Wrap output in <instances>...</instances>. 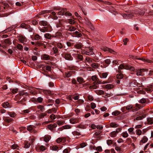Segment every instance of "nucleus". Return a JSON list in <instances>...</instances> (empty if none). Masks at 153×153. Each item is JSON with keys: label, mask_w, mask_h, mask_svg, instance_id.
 Returning <instances> with one entry per match:
<instances>
[{"label": "nucleus", "mask_w": 153, "mask_h": 153, "mask_svg": "<svg viewBox=\"0 0 153 153\" xmlns=\"http://www.w3.org/2000/svg\"><path fill=\"white\" fill-rule=\"evenodd\" d=\"M149 101V100L148 99L143 98H142L138 101V102L140 103L143 104V105H142L138 103L136 104L135 107H136V108L133 109L132 111L133 112H134L142 108L145 105V103L148 102Z\"/></svg>", "instance_id": "obj_1"}, {"label": "nucleus", "mask_w": 153, "mask_h": 153, "mask_svg": "<svg viewBox=\"0 0 153 153\" xmlns=\"http://www.w3.org/2000/svg\"><path fill=\"white\" fill-rule=\"evenodd\" d=\"M54 42L53 43H49L48 42V48L50 47V51H51L50 52L51 55H53L54 54H56L59 52L58 50L57 47L55 46L54 45Z\"/></svg>", "instance_id": "obj_2"}, {"label": "nucleus", "mask_w": 153, "mask_h": 153, "mask_svg": "<svg viewBox=\"0 0 153 153\" xmlns=\"http://www.w3.org/2000/svg\"><path fill=\"white\" fill-rule=\"evenodd\" d=\"M59 12L58 13V14L59 15H65L66 16H71L72 14L70 13L67 11V9L65 8L59 7L58 9Z\"/></svg>", "instance_id": "obj_3"}, {"label": "nucleus", "mask_w": 153, "mask_h": 153, "mask_svg": "<svg viewBox=\"0 0 153 153\" xmlns=\"http://www.w3.org/2000/svg\"><path fill=\"white\" fill-rule=\"evenodd\" d=\"M91 79L92 81H94L93 85L92 87L94 89H96L97 88L98 86L96 85L100 84L102 83L101 81H100L99 79L96 76H93L91 77Z\"/></svg>", "instance_id": "obj_4"}, {"label": "nucleus", "mask_w": 153, "mask_h": 153, "mask_svg": "<svg viewBox=\"0 0 153 153\" xmlns=\"http://www.w3.org/2000/svg\"><path fill=\"white\" fill-rule=\"evenodd\" d=\"M123 69L129 70L132 71H133L134 70V67L127 65L121 64L118 67V69L119 70H121Z\"/></svg>", "instance_id": "obj_5"}, {"label": "nucleus", "mask_w": 153, "mask_h": 153, "mask_svg": "<svg viewBox=\"0 0 153 153\" xmlns=\"http://www.w3.org/2000/svg\"><path fill=\"white\" fill-rule=\"evenodd\" d=\"M56 13L55 12H52L51 10H48V19L50 18L53 19L55 20L57 19L58 17L56 16Z\"/></svg>", "instance_id": "obj_6"}, {"label": "nucleus", "mask_w": 153, "mask_h": 153, "mask_svg": "<svg viewBox=\"0 0 153 153\" xmlns=\"http://www.w3.org/2000/svg\"><path fill=\"white\" fill-rule=\"evenodd\" d=\"M62 56L66 60H72L73 59V58L71 56L69 53H64L62 54Z\"/></svg>", "instance_id": "obj_7"}, {"label": "nucleus", "mask_w": 153, "mask_h": 153, "mask_svg": "<svg viewBox=\"0 0 153 153\" xmlns=\"http://www.w3.org/2000/svg\"><path fill=\"white\" fill-rule=\"evenodd\" d=\"M18 39L20 42L25 44L27 41L26 38L22 35H19L18 36Z\"/></svg>", "instance_id": "obj_8"}, {"label": "nucleus", "mask_w": 153, "mask_h": 153, "mask_svg": "<svg viewBox=\"0 0 153 153\" xmlns=\"http://www.w3.org/2000/svg\"><path fill=\"white\" fill-rule=\"evenodd\" d=\"M68 33L73 37H81L82 36V34L78 31H76L75 32L73 33Z\"/></svg>", "instance_id": "obj_9"}, {"label": "nucleus", "mask_w": 153, "mask_h": 153, "mask_svg": "<svg viewBox=\"0 0 153 153\" xmlns=\"http://www.w3.org/2000/svg\"><path fill=\"white\" fill-rule=\"evenodd\" d=\"M73 56L76 59H78L80 61H82L83 60V56L80 54L74 53L72 54Z\"/></svg>", "instance_id": "obj_10"}, {"label": "nucleus", "mask_w": 153, "mask_h": 153, "mask_svg": "<svg viewBox=\"0 0 153 153\" xmlns=\"http://www.w3.org/2000/svg\"><path fill=\"white\" fill-rule=\"evenodd\" d=\"M146 70L144 69H140L137 71L136 74L137 76H143L144 75L143 72L146 71Z\"/></svg>", "instance_id": "obj_11"}, {"label": "nucleus", "mask_w": 153, "mask_h": 153, "mask_svg": "<svg viewBox=\"0 0 153 153\" xmlns=\"http://www.w3.org/2000/svg\"><path fill=\"white\" fill-rule=\"evenodd\" d=\"M74 71H69L67 72H65L63 74L64 77L65 79L67 78H69L71 77L72 75V73Z\"/></svg>", "instance_id": "obj_12"}, {"label": "nucleus", "mask_w": 153, "mask_h": 153, "mask_svg": "<svg viewBox=\"0 0 153 153\" xmlns=\"http://www.w3.org/2000/svg\"><path fill=\"white\" fill-rule=\"evenodd\" d=\"M27 130L31 132L35 133L36 131L34 129V127L32 125H29L27 128Z\"/></svg>", "instance_id": "obj_13"}, {"label": "nucleus", "mask_w": 153, "mask_h": 153, "mask_svg": "<svg viewBox=\"0 0 153 153\" xmlns=\"http://www.w3.org/2000/svg\"><path fill=\"white\" fill-rule=\"evenodd\" d=\"M102 49L104 51H108L110 53H114L115 52L114 50L108 48L107 47H103L102 48Z\"/></svg>", "instance_id": "obj_14"}, {"label": "nucleus", "mask_w": 153, "mask_h": 153, "mask_svg": "<svg viewBox=\"0 0 153 153\" xmlns=\"http://www.w3.org/2000/svg\"><path fill=\"white\" fill-rule=\"evenodd\" d=\"M87 55H91L94 54V53L93 51V50L91 48H88L86 49Z\"/></svg>", "instance_id": "obj_15"}, {"label": "nucleus", "mask_w": 153, "mask_h": 153, "mask_svg": "<svg viewBox=\"0 0 153 153\" xmlns=\"http://www.w3.org/2000/svg\"><path fill=\"white\" fill-rule=\"evenodd\" d=\"M57 126V125L56 124H53L48 125V129L52 131H54V128H55Z\"/></svg>", "instance_id": "obj_16"}, {"label": "nucleus", "mask_w": 153, "mask_h": 153, "mask_svg": "<svg viewBox=\"0 0 153 153\" xmlns=\"http://www.w3.org/2000/svg\"><path fill=\"white\" fill-rule=\"evenodd\" d=\"M130 85H132L133 87H136V86L138 85V83L135 80H132L129 83Z\"/></svg>", "instance_id": "obj_17"}, {"label": "nucleus", "mask_w": 153, "mask_h": 153, "mask_svg": "<svg viewBox=\"0 0 153 153\" xmlns=\"http://www.w3.org/2000/svg\"><path fill=\"white\" fill-rule=\"evenodd\" d=\"M76 28L72 25H68L67 30L70 31H73L76 30Z\"/></svg>", "instance_id": "obj_18"}, {"label": "nucleus", "mask_w": 153, "mask_h": 153, "mask_svg": "<svg viewBox=\"0 0 153 153\" xmlns=\"http://www.w3.org/2000/svg\"><path fill=\"white\" fill-rule=\"evenodd\" d=\"M129 57L130 58L140 60H144V59L143 58H138L137 56H133L132 55H129Z\"/></svg>", "instance_id": "obj_19"}, {"label": "nucleus", "mask_w": 153, "mask_h": 153, "mask_svg": "<svg viewBox=\"0 0 153 153\" xmlns=\"http://www.w3.org/2000/svg\"><path fill=\"white\" fill-rule=\"evenodd\" d=\"M124 108L126 110V111H129L130 110H132V111H132L133 109H134L136 108H133V106L131 105H128L126 106H124Z\"/></svg>", "instance_id": "obj_20"}, {"label": "nucleus", "mask_w": 153, "mask_h": 153, "mask_svg": "<svg viewBox=\"0 0 153 153\" xmlns=\"http://www.w3.org/2000/svg\"><path fill=\"white\" fill-rule=\"evenodd\" d=\"M146 117L145 115H143L141 116H139L136 117L134 119V120L135 121L136 120H142L143 118H144Z\"/></svg>", "instance_id": "obj_21"}, {"label": "nucleus", "mask_w": 153, "mask_h": 153, "mask_svg": "<svg viewBox=\"0 0 153 153\" xmlns=\"http://www.w3.org/2000/svg\"><path fill=\"white\" fill-rule=\"evenodd\" d=\"M48 77L51 78L52 79H55V77L53 75H51L50 74V73H51V67L48 65Z\"/></svg>", "instance_id": "obj_22"}, {"label": "nucleus", "mask_w": 153, "mask_h": 153, "mask_svg": "<svg viewBox=\"0 0 153 153\" xmlns=\"http://www.w3.org/2000/svg\"><path fill=\"white\" fill-rule=\"evenodd\" d=\"M78 120L76 118H72L70 120V122L72 124H75L78 122Z\"/></svg>", "instance_id": "obj_23"}, {"label": "nucleus", "mask_w": 153, "mask_h": 153, "mask_svg": "<svg viewBox=\"0 0 153 153\" xmlns=\"http://www.w3.org/2000/svg\"><path fill=\"white\" fill-rule=\"evenodd\" d=\"M110 126L112 128H116L119 126V125L114 122H111L110 123Z\"/></svg>", "instance_id": "obj_24"}, {"label": "nucleus", "mask_w": 153, "mask_h": 153, "mask_svg": "<svg viewBox=\"0 0 153 153\" xmlns=\"http://www.w3.org/2000/svg\"><path fill=\"white\" fill-rule=\"evenodd\" d=\"M77 80L79 84H81L84 82L83 78L80 77H78L77 78Z\"/></svg>", "instance_id": "obj_25"}, {"label": "nucleus", "mask_w": 153, "mask_h": 153, "mask_svg": "<svg viewBox=\"0 0 153 153\" xmlns=\"http://www.w3.org/2000/svg\"><path fill=\"white\" fill-rule=\"evenodd\" d=\"M29 27V25L26 24L25 23H22L20 25V27L26 29H28V28Z\"/></svg>", "instance_id": "obj_26"}, {"label": "nucleus", "mask_w": 153, "mask_h": 153, "mask_svg": "<svg viewBox=\"0 0 153 153\" xmlns=\"http://www.w3.org/2000/svg\"><path fill=\"white\" fill-rule=\"evenodd\" d=\"M95 92L99 95H101L104 94V91L102 90H96L95 91Z\"/></svg>", "instance_id": "obj_27"}, {"label": "nucleus", "mask_w": 153, "mask_h": 153, "mask_svg": "<svg viewBox=\"0 0 153 153\" xmlns=\"http://www.w3.org/2000/svg\"><path fill=\"white\" fill-rule=\"evenodd\" d=\"M147 121L149 124L151 125L153 124V117L148 118L147 119Z\"/></svg>", "instance_id": "obj_28"}, {"label": "nucleus", "mask_w": 153, "mask_h": 153, "mask_svg": "<svg viewBox=\"0 0 153 153\" xmlns=\"http://www.w3.org/2000/svg\"><path fill=\"white\" fill-rule=\"evenodd\" d=\"M50 149L53 151H56L59 148L56 146H51L50 147Z\"/></svg>", "instance_id": "obj_29"}, {"label": "nucleus", "mask_w": 153, "mask_h": 153, "mask_svg": "<svg viewBox=\"0 0 153 153\" xmlns=\"http://www.w3.org/2000/svg\"><path fill=\"white\" fill-rule=\"evenodd\" d=\"M91 66L93 68L95 69L99 67V65L98 64L96 63H92L91 65Z\"/></svg>", "instance_id": "obj_30"}, {"label": "nucleus", "mask_w": 153, "mask_h": 153, "mask_svg": "<svg viewBox=\"0 0 153 153\" xmlns=\"http://www.w3.org/2000/svg\"><path fill=\"white\" fill-rule=\"evenodd\" d=\"M8 114L11 117H13L16 116V114L13 112H8Z\"/></svg>", "instance_id": "obj_31"}, {"label": "nucleus", "mask_w": 153, "mask_h": 153, "mask_svg": "<svg viewBox=\"0 0 153 153\" xmlns=\"http://www.w3.org/2000/svg\"><path fill=\"white\" fill-rule=\"evenodd\" d=\"M82 44L79 43H77L74 45L75 47L78 49H79L81 48L82 47Z\"/></svg>", "instance_id": "obj_32"}, {"label": "nucleus", "mask_w": 153, "mask_h": 153, "mask_svg": "<svg viewBox=\"0 0 153 153\" xmlns=\"http://www.w3.org/2000/svg\"><path fill=\"white\" fill-rule=\"evenodd\" d=\"M123 16L125 19L130 18L131 17V14H123Z\"/></svg>", "instance_id": "obj_33"}, {"label": "nucleus", "mask_w": 153, "mask_h": 153, "mask_svg": "<svg viewBox=\"0 0 153 153\" xmlns=\"http://www.w3.org/2000/svg\"><path fill=\"white\" fill-rule=\"evenodd\" d=\"M2 106L4 108H7L9 107L10 105L9 103L8 102H5L3 104Z\"/></svg>", "instance_id": "obj_34"}, {"label": "nucleus", "mask_w": 153, "mask_h": 153, "mask_svg": "<svg viewBox=\"0 0 153 153\" xmlns=\"http://www.w3.org/2000/svg\"><path fill=\"white\" fill-rule=\"evenodd\" d=\"M48 30V28L47 27H43V28L40 29V31L43 33H45V32H47Z\"/></svg>", "instance_id": "obj_35"}, {"label": "nucleus", "mask_w": 153, "mask_h": 153, "mask_svg": "<svg viewBox=\"0 0 153 153\" xmlns=\"http://www.w3.org/2000/svg\"><path fill=\"white\" fill-rule=\"evenodd\" d=\"M121 112L118 111H114L112 113V114L114 116H117L119 114H120Z\"/></svg>", "instance_id": "obj_36"}, {"label": "nucleus", "mask_w": 153, "mask_h": 153, "mask_svg": "<svg viewBox=\"0 0 153 153\" xmlns=\"http://www.w3.org/2000/svg\"><path fill=\"white\" fill-rule=\"evenodd\" d=\"M37 108L38 109H40L42 112H43L45 111V108L43 106L39 105L37 106Z\"/></svg>", "instance_id": "obj_37"}, {"label": "nucleus", "mask_w": 153, "mask_h": 153, "mask_svg": "<svg viewBox=\"0 0 153 153\" xmlns=\"http://www.w3.org/2000/svg\"><path fill=\"white\" fill-rule=\"evenodd\" d=\"M148 140V138L145 136L143 137V139L141 140L142 143H146Z\"/></svg>", "instance_id": "obj_38"}, {"label": "nucleus", "mask_w": 153, "mask_h": 153, "mask_svg": "<svg viewBox=\"0 0 153 153\" xmlns=\"http://www.w3.org/2000/svg\"><path fill=\"white\" fill-rule=\"evenodd\" d=\"M108 75V74L107 73H102L100 75V77L101 78H106Z\"/></svg>", "instance_id": "obj_39"}, {"label": "nucleus", "mask_w": 153, "mask_h": 153, "mask_svg": "<svg viewBox=\"0 0 153 153\" xmlns=\"http://www.w3.org/2000/svg\"><path fill=\"white\" fill-rule=\"evenodd\" d=\"M62 26V25L61 23V20H59V22H57L56 26L57 27H61Z\"/></svg>", "instance_id": "obj_40"}, {"label": "nucleus", "mask_w": 153, "mask_h": 153, "mask_svg": "<svg viewBox=\"0 0 153 153\" xmlns=\"http://www.w3.org/2000/svg\"><path fill=\"white\" fill-rule=\"evenodd\" d=\"M117 133L115 131L111 132L110 133V136L112 137H114L117 135Z\"/></svg>", "instance_id": "obj_41"}, {"label": "nucleus", "mask_w": 153, "mask_h": 153, "mask_svg": "<svg viewBox=\"0 0 153 153\" xmlns=\"http://www.w3.org/2000/svg\"><path fill=\"white\" fill-rule=\"evenodd\" d=\"M123 76L122 74H119L116 75L117 78L118 79H122L123 78Z\"/></svg>", "instance_id": "obj_42"}, {"label": "nucleus", "mask_w": 153, "mask_h": 153, "mask_svg": "<svg viewBox=\"0 0 153 153\" xmlns=\"http://www.w3.org/2000/svg\"><path fill=\"white\" fill-rule=\"evenodd\" d=\"M104 61L105 62V64L107 65V66H108V65L109 64H110L111 62V61L109 59H107L104 60Z\"/></svg>", "instance_id": "obj_43"}, {"label": "nucleus", "mask_w": 153, "mask_h": 153, "mask_svg": "<svg viewBox=\"0 0 153 153\" xmlns=\"http://www.w3.org/2000/svg\"><path fill=\"white\" fill-rule=\"evenodd\" d=\"M62 127H63V128L64 129H68L71 128V126L69 125H66L62 126Z\"/></svg>", "instance_id": "obj_44"}, {"label": "nucleus", "mask_w": 153, "mask_h": 153, "mask_svg": "<svg viewBox=\"0 0 153 153\" xmlns=\"http://www.w3.org/2000/svg\"><path fill=\"white\" fill-rule=\"evenodd\" d=\"M85 23L89 27L92 26V25L91 22L88 20H85Z\"/></svg>", "instance_id": "obj_45"}, {"label": "nucleus", "mask_w": 153, "mask_h": 153, "mask_svg": "<svg viewBox=\"0 0 153 153\" xmlns=\"http://www.w3.org/2000/svg\"><path fill=\"white\" fill-rule=\"evenodd\" d=\"M56 46L58 47V48L59 49H62L63 48V45L62 44V43H57Z\"/></svg>", "instance_id": "obj_46"}, {"label": "nucleus", "mask_w": 153, "mask_h": 153, "mask_svg": "<svg viewBox=\"0 0 153 153\" xmlns=\"http://www.w3.org/2000/svg\"><path fill=\"white\" fill-rule=\"evenodd\" d=\"M40 24L43 26H45L47 25V22L45 21H42L40 22Z\"/></svg>", "instance_id": "obj_47"}, {"label": "nucleus", "mask_w": 153, "mask_h": 153, "mask_svg": "<svg viewBox=\"0 0 153 153\" xmlns=\"http://www.w3.org/2000/svg\"><path fill=\"white\" fill-rule=\"evenodd\" d=\"M18 147V145L16 144H14L12 145L11 146V148L12 149H17Z\"/></svg>", "instance_id": "obj_48"}, {"label": "nucleus", "mask_w": 153, "mask_h": 153, "mask_svg": "<svg viewBox=\"0 0 153 153\" xmlns=\"http://www.w3.org/2000/svg\"><path fill=\"white\" fill-rule=\"evenodd\" d=\"M72 134L74 135L79 136V135H81L80 133L78 132V131H74L72 132Z\"/></svg>", "instance_id": "obj_49"}, {"label": "nucleus", "mask_w": 153, "mask_h": 153, "mask_svg": "<svg viewBox=\"0 0 153 153\" xmlns=\"http://www.w3.org/2000/svg\"><path fill=\"white\" fill-rule=\"evenodd\" d=\"M114 85L112 84H107L106 85L105 87L108 89H111L113 87Z\"/></svg>", "instance_id": "obj_50"}, {"label": "nucleus", "mask_w": 153, "mask_h": 153, "mask_svg": "<svg viewBox=\"0 0 153 153\" xmlns=\"http://www.w3.org/2000/svg\"><path fill=\"white\" fill-rule=\"evenodd\" d=\"M43 59L47 60L48 59V56L47 55H43L41 57Z\"/></svg>", "instance_id": "obj_51"}, {"label": "nucleus", "mask_w": 153, "mask_h": 153, "mask_svg": "<svg viewBox=\"0 0 153 153\" xmlns=\"http://www.w3.org/2000/svg\"><path fill=\"white\" fill-rule=\"evenodd\" d=\"M68 20L69 23L71 24H74L75 23V22L74 20H73L72 19H68Z\"/></svg>", "instance_id": "obj_52"}, {"label": "nucleus", "mask_w": 153, "mask_h": 153, "mask_svg": "<svg viewBox=\"0 0 153 153\" xmlns=\"http://www.w3.org/2000/svg\"><path fill=\"white\" fill-rule=\"evenodd\" d=\"M113 141L112 140H107V143L108 145L110 146L113 143Z\"/></svg>", "instance_id": "obj_53"}, {"label": "nucleus", "mask_w": 153, "mask_h": 153, "mask_svg": "<svg viewBox=\"0 0 153 153\" xmlns=\"http://www.w3.org/2000/svg\"><path fill=\"white\" fill-rule=\"evenodd\" d=\"M85 60L87 61V62L90 63H91L92 62V60L88 56H87L86 57Z\"/></svg>", "instance_id": "obj_54"}, {"label": "nucleus", "mask_w": 153, "mask_h": 153, "mask_svg": "<svg viewBox=\"0 0 153 153\" xmlns=\"http://www.w3.org/2000/svg\"><path fill=\"white\" fill-rule=\"evenodd\" d=\"M39 149L41 151H43L46 149V148L43 146H41L39 147Z\"/></svg>", "instance_id": "obj_55"}, {"label": "nucleus", "mask_w": 153, "mask_h": 153, "mask_svg": "<svg viewBox=\"0 0 153 153\" xmlns=\"http://www.w3.org/2000/svg\"><path fill=\"white\" fill-rule=\"evenodd\" d=\"M136 133L137 134L140 135L141 134L142 131L140 129H137L136 130Z\"/></svg>", "instance_id": "obj_56"}, {"label": "nucleus", "mask_w": 153, "mask_h": 153, "mask_svg": "<svg viewBox=\"0 0 153 153\" xmlns=\"http://www.w3.org/2000/svg\"><path fill=\"white\" fill-rule=\"evenodd\" d=\"M128 135L127 132H124L123 133L122 136L124 137H127Z\"/></svg>", "instance_id": "obj_57"}, {"label": "nucleus", "mask_w": 153, "mask_h": 153, "mask_svg": "<svg viewBox=\"0 0 153 153\" xmlns=\"http://www.w3.org/2000/svg\"><path fill=\"white\" fill-rule=\"evenodd\" d=\"M96 150L97 151H99L100 152H101L102 151V147L100 146H98L96 148Z\"/></svg>", "instance_id": "obj_58"}, {"label": "nucleus", "mask_w": 153, "mask_h": 153, "mask_svg": "<svg viewBox=\"0 0 153 153\" xmlns=\"http://www.w3.org/2000/svg\"><path fill=\"white\" fill-rule=\"evenodd\" d=\"M71 82L74 85H76L77 84L76 80L74 78H73L72 79Z\"/></svg>", "instance_id": "obj_59"}, {"label": "nucleus", "mask_w": 153, "mask_h": 153, "mask_svg": "<svg viewBox=\"0 0 153 153\" xmlns=\"http://www.w3.org/2000/svg\"><path fill=\"white\" fill-rule=\"evenodd\" d=\"M17 48L18 49L20 50H22L23 49V47L21 44H19L17 45Z\"/></svg>", "instance_id": "obj_60"}, {"label": "nucleus", "mask_w": 153, "mask_h": 153, "mask_svg": "<svg viewBox=\"0 0 153 153\" xmlns=\"http://www.w3.org/2000/svg\"><path fill=\"white\" fill-rule=\"evenodd\" d=\"M50 117L51 119L52 120H54L56 118L55 115L53 114H51L50 116Z\"/></svg>", "instance_id": "obj_61"}, {"label": "nucleus", "mask_w": 153, "mask_h": 153, "mask_svg": "<svg viewBox=\"0 0 153 153\" xmlns=\"http://www.w3.org/2000/svg\"><path fill=\"white\" fill-rule=\"evenodd\" d=\"M48 85L50 87H53L54 86V83L51 82H49Z\"/></svg>", "instance_id": "obj_62"}, {"label": "nucleus", "mask_w": 153, "mask_h": 153, "mask_svg": "<svg viewBox=\"0 0 153 153\" xmlns=\"http://www.w3.org/2000/svg\"><path fill=\"white\" fill-rule=\"evenodd\" d=\"M4 42L5 43L8 44H10V39H6L4 40Z\"/></svg>", "instance_id": "obj_63"}, {"label": "nucleus", "mask_w": 153, "mask_h": 153, "mask_svg": "<svg viewBox=\"0 0 153 153\" xmlns=\"http://www.w3.org/2000/svg\"><path fill=\"white\" fill-rule=\"evenodd\" d=\"M30 144L28 142L25 144V147L26 149L30 147Z\"/></svg>", "instance_id": "obj_64"}]
</instances>
